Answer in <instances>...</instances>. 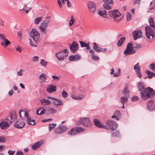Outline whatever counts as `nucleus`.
I'll return each instance as SVG.
<instances>
[{"label":"nucleus","instance_id":"nucleus-9","mask_svg":"<svg viewBox=\"0 0 155 155\" xmlns=\"http://www.w3.org/2000/svg\"><path fill=\"white\" fill-rule=\"evenodd\" d=\"M143 34L142 31L139 30L134 31L132 32V35L134 39L136 41L137 39L141 38Z\"/></svg>","mask_w":155,"mask_h":155},{"label":"nucleus","instance_id":"nucleus-34","mask_svg":"<svg viewBox=\"0 0 155 155\" xmlns=\"http://www.w3.org/2000/svg\"><path fill=\"white\" fill-rule=\"evenodd\" d=\"M41 101L42 104L43 105H49L51 103V101L45 99H42L41 100Z\"/></svg>","mask_w":155,"mask_h":155},{"label":"nucleus","instance_id":"nucleus-10","mask_svg":"<svg viewBox=\"0 0 155 155\" xmlns=\"http://www.w3.org/2000/svg\"><path fill=\"white\" fill-rule=\"evenodd\" d=\"M93 49L96 52L100 53V52H105L107 49L106 48H101L98 46V45L95 42L93 43Z\"/></svg>","mask_w":155,"mask_h":155},{"label":"nucleus","instance_id":"nucleus-27","mask_svg":"<svg viewBox=\"0 0 155 155\" xmlns=\"http://www.w3.org/2000/svg\"><path fill=\"white\" fill-rule=\"evenodd\" d=\"M125 39L126 38L125 37L120 38L117 43V46L118 47H120L122 46L125 41Z\"/></svg>","mask_w":155,"mask_h":155},{"label":"nucleus","instance_id":"nucleus-8","mask_svg":"<svg viewBox=\"0 0 155 155\" xmlns=\"http://www.w3.org/2000/svg\"><path fill=\"white\" fill-rule=\"evenodd\" d=\"M70 49L71 52L74 53L78 49V44L75 41H73L71 44H69Z\"/></svg>","mask_w":155,"mask_h":155},{"label":"nucleus","instance_id":"nucleus-12","mask_svg":"<svg viewBox=\"0 0 155 155\" xmlns=\"http://www.w3.org/2000/svg\"><path fill=\"white\" fill-rule=\"evenodd\" d=\"M147 107V109L150 111H152L155 109V103L153 100L151 99L148 101Z\"/></svg>","mask_w":155,"mask_h":155},{"label":"nucleus","instance_id":"nucleus-60","mask_svg":"<svg viewBox=\"0 0 155 155\" xmlns=\"http://www.w3.org/2000/svg\"><path fill=\"white\" fill-rule=\"evenodd\" d=\"M15 150L12 151L11 150H9L8 151V154L10 155H12L15 153Z\"/></svg>","mask_w":155,"mask_h":155},{"label":"nucleus","instance_id":"nucleus-5","mask_svg":"<svg viewBox=\"0 0 155 155\" xmlns=\"http://www.w3.org/2000/svg\"><path fill=\"white\" fill-rule=\"evenodd\" d=\"M68 50L66 49L56 53L55 56L58 60L62 61L64 60L65 57L68 56Z\"/></svg>","mask_w":155,"mask_h":155},{"label":"nucleus","instance_id":"nucleus-46","mask_svg":"<svg viewBox=\"0 0 155 155\" xmlns=\"http://www.w3.org/2000/svg\"><path fill=\"white\" fill-rule=\"evenodd\" d=\"M134 47H133L132 44L131 43H128L126 49H134Z\"/></svg>","mask_w":155,"mask_h":155},{"label":"nucleus","instance_id":"nucleus-14","mask_svg":"<svg viewBox=\"0 0 155 155\" xmlns=\"http://www.w3.org/2000/svg\"><path fill=\"white\" fill-rule=\"evenodd\" d=\"M107 124L109 126V129L112 130H115L118 126L116 123L111 120H108L107 122Z\"/></svg>","mask_w":155,"mask_h":155},{"label":"nucleus","instance_id":"nucleus-41","mask_svg":"<svg viewBox=\"0 0 155 155\" xmlns=\"http://www.w3.org/2000/svg\"><path fill=\"white\" fill-rule=\"evenodd\" d=\"M44 143L43 141L41 140L39 141L36 142L35 143L37 145V147L39 148Z\"/></svg>","mask_w":155,"mask_h":155},{"label":"nucleus","instance_id":"nucleus-25","mask_svg":"<svg viewBox=\"0 0 155 155\" xmlns=\"http://www.w3.org/2000/svg\"><path fill=\"white\" fill-rule=\"evenodd\" d=\"M50 17H46V19L42 22L41 25L43 27H45L46 28L47 27L48 24L50 21Z\"/></svg>","mask_w":155,"mask_h":155},{"label":"nucleus","instance_id":"nucleus-51","mask_svg":"<svg viewBox=\"0 0 155 155\" xmlns=\"http://www.w3.org/2000/svg\"><path fill=\"white\" fill-rule=\"evenodd\" d=\"M131 18L130 14L129 13H127L126 15V19L127 21L130 20Z\"/></svg>","mask_w":155,"mask_h":155},{"label":"nucleus","instance_id":"nucleus-61","mask_svg":"<svg viewBox=\"0 0 155 155\" xmlns=\"http://www.w3.org/2000/svg\"><path fill=\"white\" fill-rule=\"evenodd\" d=\"M16 50L17 51H18L19 52H21L22 50V48L20 47L19 46L16 48Z\"/></svg>","mask_w":155,"mask_h":155},{"label":"nucleus","instance_id":"nucleus-11","mask_svg":"<svg viewBox=\"0 0 155 155\" xmlns=\"http://www.w3.org/2000/svg\"><path fill=\"white\" fill-rule=\"evenodd\" d=\"M48 98L51 100V102L54 105L61 106L63 104L62 102L60 99L51 97H48Z\"/></svg>","mask_w":155,"mask_h":155},{"label":"nucleus","instance_id":"nucleus-54","mask_svg":"<svg viewBox=\"0 0 155 155\" xmlns=\"http://www.w3.org/2000/svg\"><path fill=\"white\" fill-rule=\"evenodd\" d=\"M39 57L37 56H34L32 58V61L34 62L38 61V60Z\"/></svg>","mask_w":155,"mask_h":155},{"label":"nucleus","instance_id":"nucleus-15","mask_svg":"<svg viewBox=\"0 0 155 155\" xmlns=\"http://www.w3.org/2000/svg\"><path fill=\"white\" fill-rule=\"evenodd\" d=\"M25 125V123L21 120H18L14 125V127L18 129H21L23 128Z\"/></svg>","mask_w":155,"mask_h":155},{"label":"nucleus","instance_id":"nucleus-50","mask_svg":"<svg viewBox=\"0 0 155 155\" xmlns=\"http://www.w3.org/2000/svg\"><path fill=\"white\" fill-rule=\"evenodd\" d=\"M39 28L40 29L41 32L44 33L45 34H46V31L45 28L43 27V26H40L39 27Z\"/></svg>","mask_w":155,"mask_h":155},{"label":"nucleus","instance_id":"nucleus-44","mask_svg":"<svg viewBox=\"0 0 155 155\" xmlns=\"http://www.w3.org/2000/svg\"><path fill=\"white\" fill-rule=\"evenodd\" d=\"M56 125V124L54 123L49 124L48 126L49 130H51L52 128L54 127Z\"/></svg>","mask_w":155,"mask_h":155},{"label":"nucleus","instance_id":"nucleus-38","mask_svg":"<svg viewBox=\"0 0 155 155\" xmlns=\"http://www.w3.org/2000/svg\"><path fill=\"white\" fill-rule=\"evenodd\" d=\"M139 63H137L134 66V69L136 72L140 70L141 67L140 66H139Z\"/></svg>","mask_w":155,"mask_h":155},{"label":"nucleus","instance_id":"nucleus-36","mask_svg":"<svg viewBox=\"0 0 155 155\" xmlns=\"http://www.w3.org/2000/svg\"><path fill=\"white\" fill-rule=\"evenodd\" d=\"M10 119L11 120L15 119L17 118V116L15 111H12L10 113Z\"/></svg>","mask_w":155,"mask_h":155},{"label":"nucleus","instance_id":"nucleus-63","mask_svg":"<svg viewBox=\"0 0 155 155\" xmlns=\"http://www.w3.org/2000/svg\"><path fill=\"white\" fill-rule=\"evenodd\" d=\"M140 1L141 0H135L134 3V5H135L136 4H137L139 5L140 4Z\"/></svg>","mask_w":155,"mask_h":155},{"label":"nucleus","instance_id":"nucleus-18","mask_svg":"<svg viewBox=\"0 0 155 155\" xmlns=\"http://www.w3.org/2000/svg\"><path fill=\"white\" fill-rule=\"evenodd\" d=\"M46 89L49 93H52L56 91L57 86L53 84H51L47 87Z\"/></svg>","mask_w":155,"mask_h":155},{"label":"nucleus","instance_id":"nucleus-6","mask_svg":"<svg viewBox=\"0 0 155 155\" xmlns=\"http://www.w3.org/2000/svg\"><path fill=\"white\" fill-rule=\"evenodd\" d=\"M31 37L35 42H38L40 38V34L35 29H33L30 32Z\"/></svg>","mask_w":155,"mask_h":155},{"label":"nucleus","instance_id":"nucleus-59","mask_svg":"<svg viewBox=\"0 0 155 155\" xmlns=\"http://www.w3.org/2000/svg\"><path fill=\"white\" fill-rule=\"evenodd\" d=\"M36 144L35 143L32 146V148L34 150H36L38 148V147H37Z\"/></svg>","mask_w":155,"mask_h":155},{"label":"nucleus","instance_id":"nucleus-32","mask_svg":"<svg viewBox=\"0 0 155 155\" xmlns=\"http://www.w3.org/2000/svg\"><path fill=\"white\" fill-rule=\"evenodd\" d=\"M128 99V97L127 96H123L120 99V102L123 104L124 105L125 103H127Z\"/></svg>","mask_w":155,"mask_h":155},{"label":"nucleus","instance_id":"nucleus-58","mask_svg":"<svg viewBox=\"0 0 155 155\" xmlns=\"http://www.w3.org/2000/svg\"><path fill=\"white\" fill-rule=\"evenodd\" d=\"M23 70L22 69H21L19 71L17 72V75L18 76H21L23 75V73L22 72Z\"/></svg>","mask_w":155,"mask_h":155},{"label":"nucleus","instance_id":"nucleus-42","mask_svg":"<svg viewBox=\"0 0 155 155\" xmlns=\"http://www.w3.org/2000/svg\"><path fill=\"white\" fill-rule=\"evenodd\" d=\"M47 62L46 61L43 59H41V62L40 64L42 66H43L45 67H46L47 65Z\"/></svg>","mask_w":155,"mask_h":155},{"label":"nucleus","instance_id":"nucleus-1","mask_svg":"<svg viewBox=\"0 0 155 155\" xmlns=\"http://www.w3.org/2000/svg\"><path fill=\"white\" fill-rule=\"evenodd\" d=\"M138 88L140 93L141 98L143 101H145L150 98H153L155 94V92L152 88L150 87L145 88L144 84L142 82L138 83Z\"/></svg>","mask_w":155,"mask_h":155},{"label":"nucleus","instance_id":"nucleus-24","mask_svg":"<svg viewBox=\"0 0 155 155\" xmlns=\"http://www.w3.org/2000/svg\"><path fill=\"white\" fill-rule=\"evenodd\" d=\"M135 51L133 49H126L124 52V54L126 56H127L133 54L135 53Z\"/></svg>","mask_w":155,"mask_h":155},{"label":"nucleus","instance_id":"nucleus-2","mask_svg":"<svg viewBox=\"0 0 155 155\" xmlns=\"http://www.w3.org/2000/svg\"><path fill=\"white\" fill-rule=\"evenodd\" d=\"M150 25H147L145 27V35L149 39H151L154 37L155 32V24L153 18L151 17L149 19Z\"/></svg>","mask_w":155,"mask_h":155},{"label":"nucleus","instance_id":"nucleus-4","mask_svg":"<svg viewBox=\"0 0 155 155\" xmlns=\"http://www.w3.org/2000/svg\"><path fill=\"white\" fill-rule=\"evenodd\" d=\"M108 14L110 17L113 18V21H114L118 22L121 19V18H118L121 15V14L117 9L111 10L109 12Z\"/></svg>","mask_w":155,"mask_h":155},{"label":"nucleus","instance_id":"nucleus-57","mask_svg":"<svg viewBox=\"0 0 155 155\" xmlns=\"http://www.w3.org/2000/svg\"><path fill=\"white\" fill-rule=\"evenodd\" d=\"M136 73L137 74V76L140 78L141 77L142 75H141V73L140 72V70L139 71H136Z\"/></svg>","mask_w":155,"mask_h":155},{"label":"nucleus","instance_id":"nucleus-62","mask_svg":"<svg viewBox=\"0 0 155 155\" xmlns=\"http://www.w3.org/2000/svg\"><path fill=\"white\" fill-rule=\"evenodd\" d=\"M52 78L54 79H55L58 80L60 79V77L59 76H55V75H52Z\"/></svg>","mask_w":155,"mask_h":155},{"label":"nucleus","instance_id":"nucleus-48","mask_svg":"<svg viewBox=\"0 0 155 155\" xmlns=\"http://www.w3.org/2000/svg\"><path fill=\"white\" fill-rule=\"evenodd\" d=\"M150 69L153 71H155V64L152 63L149 66Z\"/></svg>","mask_w":155,"mask_h":155},{"label":"nucleus","instance_id":"nucleus-56","mask_svg":"<svg viewBox=\"0 0 155 155\" xmlns=\"http://www.w3.org/2000/svg\"><path fill=\"white\" fill-rule=\"evenodd\" d=\"M135 47H134V48H141L142 47V45L141 44H135Z\"/></svg>","mask_w":155,"mask_h":155},{"label":"nucleus","instance_id":"nucleus-30","mask_svg":"<svg viewBox=\"0 0 155 155\" xmlns=\"http://www.w3.org/2000/svg\"><path fill=\"white\" fill-rule=\"evenodd\" d=\"M112 130L111 132V136L113 137H119L120 136L119 130Z\"/></svg>","mask_w":155,"mask_h":155},{"label":"nucleus","instance_id":"nucleus-23","mask_svg":"<svg viewBox=\"0 0 155 155\" xmlns=\"http://www.w3.org/2000/svg\"><path fill=\"white\" fill-rule=\"evenodd\" d=\"M105 8H101L99 10L98 14L99 15L104 18H106L107 16L106 11Z\"/></svg>","mask_w":155,"mask_h":155},{"label":"nucleus","instance_id":"nucleus-49","mask_svg":"<svg viewBox=\"0 0 155 155\" xmlns=\"http://www.w3.org/2000/svg\"><path fill=\"white\" fill-rule=\"evenodd\" d=\"M92 59L93 61H98L99 60V58L94 54H93L92 55Z\"/></svg>","mask_w":155,"mask_h":155},{"label":"nucleus","instance_id":"nucleus-53","mask_svg":"<svg viewBox=\"0 0 155 155\" xmlns=\"http://www.w3.org/2000/svg\"><path fill=\"white\" fill-rule=\"evenodd\" d=\"M139 97L137 96H134L131 98V101H135L138 100L139 99Z\"/></svg>","mask_w":155,"mask_h":155},{"label":"nucleus","instance_id":"nucleus-19","mask_svg":"<svg viewBox=\"0 0 155 155\" xmlns=\"http://www.w3.org/2000/svg\"><path fill=\"white\" fill-rule=\"evenodd\" d=\"M111 117L112 118H115L116 120H119L121 117V114L120 111L117 110H116Z\"/></svg>","mask_w":155,"mask_h":155},{"label":"nucleus","instance_id":"nucleus-33","mask_svg":"<svg viewBox=\"0 0 155 155\" xmlns=\"http://www.w3.org/2000/svg\"><path fill=\"white\" fill-rule=\"evenodd\" d=\"M71 97L74 100H81L83 99L84 96L83 95H80L79 96H75L73 94L71 95Z\"/></svg>","mask_w":155,"mask_h":155},{"label":"nucleus","instance_id":"nucleus-17","mask_svg":"<svg viewBox=\"0 0 155 155\" xmlns=\"http://www.w3.org/2000/svg\"><path fill=\"white\" fill-rule=\"evenodd\" d=\"M88 7L90 11L94 13L96 9V7L95 3L92 2H89L88 4Z\"/></svg>","mask_w":155,"mask_h":155},{"label":"nucleus","instance_id":"nucleus-31","mask_svg":"<svg viewBox=\"0 0 155 155\" xmlns=\"http://www.w3.org/2000/svg\"><path fill=\"white\" fill-rule=\"evenodd\" d=\"M0 126L2 129H5L7 127H9L8 123L6 121H2L0 123Z\"/></svg>","mask_w":155,"mask_h":155},{"label":"nucleus","instance_id":"nucleus-22","mask_svg":"<svg viewBox=\"0 0 155 155\" xmlns=\"http://www.w3.org/2000/svg\"><path fill=\"white\" fill-rule=\"evenodd\" d=\"M25 115L27 118V122L28 124L30 125H34L35 124V121L34 119L31 120L30 118L29 117L27 113H25Z\"/></svg>","mask_w":155,"mask_h":155},{"label":"nucleus","instance_id":"nucleus-47","mask_svg":"<svg viewBox=\"0 0 155 155\" xmlns=\"http://www.w3.org/2000/svg\"><path fill=\"white\" fill-rule=\"evenodd\" d=\"M120 68L118 69V71L116 73L114 74V77H117L119 76L120 74Z\"/></svg>","mask_w":155,"mask_h":155},{"label":"nucleus","instance_id":"nucleus-16","mask_svg":"<svg viewBox=\"0 0 155 155\" xmlns=\"http://www.w3.org/2000/svg\"><path fill=\"white\" fill-rule=\"evenodd\" d=\"M103 2L104 3L103 6L105 8L108 10L111 9V7L109 4L113 3V0H103Z\"/></svg>","mask_w":155,"mask_h":155},{"label":"nucleus","instance_id":"nucleus-52","mask_svg":"<svg viewBox=\"0 0 155 155\" xmlns=\"http://www.w3.org/2000/svg\"><path fill=\"white\" fill-rule=\"evenodd\" d=\"M62 95L63 97L65 98L68 96V94L67 92L63 91L62 92Z\"/></svg>","mask_w":155,"mask_h":155},{"label":"nucleus","instance_id":"nucleus-37","mask_svg":"<svg viewBox=\"0 0 155 155\" xmlns=\"http://www.w3.org/2000/svg\"><path fill=\"white\" fill-rule=\"evenodd\" d=\"M47 110L48 111V114H53L55 113L57 111L56 109L52 108H49L48 110Z\"/></svg>","mask_w":155,"mask_h":155},{"label":"nucleus","instance_id":"nucleus-7","mask_svg":"<svg viewBox=\"0 0 155 155\" xmlns=\"http://www.w3.org/2000/svg\"><path fill=\"white\" fill-rule=\"evenodd\" d=\"M81 124L84 126H88L91 125V122L90 118H89L83 117L81 118L78 124Z\"/></svg>","mask_w":155,"mask_h":155},{"label":"nucleus","instance_id":"nucleus-26","mask_svg":"<svg viewBox=\"0 0 155 155\" xmlns=\"http://www.w3.org/2000/svg\"><path fill=\"white\" fill-rule=\"evenodd\" d=\"M79 42L81 47H86L87 50L89 49L90 43L89 42L88 43H87L82 41H79Z\"/></svg>","mask_w":155,"mask_h":155},{"label":"nucleus","instance_id":"nucleus-13","mask_svg":"<svg viewBox=\"0 0 155 155\" xmlns=\"http://www.w3.org/2000/svg\"><path fill=\"white\" fill-rule=\"evenodd\" d=\"M67 129V128L66 126L60 125L55 130L54 132L55 133L60 134L64 132Z\"/></svg>","mask_w":155,"mask_h":155},{"label":"nucleus","instance_id":"nucleus-35","mask_svg":"<svg viewBox=\"0 0 155 155\" xmlns=\"http://www.w3.org/2000/svg\"><path fill=\"white\" fill-rule=\"evenodd\" d=\"M130 92V91L128 90L127 87H126L123 91V93L124 95L125 96H127L128 97L129 96V93Z\"/></svg>","mask_w":155,"mask_h":155},{"label":"nucleus","instance_id":"nucleus-3","mask_svg":"<svg viewBox=\"0 0 155 155\" xmlns=\"http://www.w3.org/2000/svg\"><path fill=\"white\" fill-rule=\"evenodd\" d=\"M85 129L79 127H75L72 128L67 132V134L71 136H74L78 134H80L84 132Z\"/></svg>","mask_w":155,"mask_h":155},{"label":"nucleus","instance_id":"nucleus-45","mask_svg":"<svg viewBox=\"0 0 155 155\" xmlns=\"http://www.w3.org/2000/svg\"><path fill=\"white\" fill-rule=\"evenodd\" d=\"M152 72L149 70L147 71H146V73L147 74V77L148 78H152Z\"/></svg>","mask_w":155,"mask_h":155},{"label":"nucleus","instance_id":"nucleus-28","mask_svg":"<svg viewBox=\"0 0 155 155\" xmlns=\"http://www.w3.org/2000/svg\"><path fill=\"white\" fill-rule=\"evenodd\" d=\"M46 112V110L44 108H38L36 110V113L38 115H41L44 114Z\"/></svg>","mask_w":155,"mask_h":155},{"label":"nucleus","instance_id":"nucleus-29","mask_svg":"<svg viewBox=\"0 0 155 155\" xmlns=\"http://www.w3.org/2000/svg\"><path fill=\"white\" fill-rule=\"evenodd\" d=\"M10 44V42L6 38H4L3 41H2L1 44L2 45L4 46L5 47H7Z\"/></svg>","mask_w":155,"mask_h":155},{"label":"nucleus","instance_id":"nucleus-43","mask_svg":"<svg viewBox=\"0 0 155 155\" xmlns=\"http://www.w3.org/2000/svg\"><path fill=\"white\" fill-rule=\"evenodd\" d=\"M74 22V16H71V19L69 22V25L71 26L73 24Z\"/></svg>","mask_w":155,"mask_h":155},{"label":"nucleus","instance_id":"nucleus-21","mask_svg":"<svg viewBox=\"0 0 155 155\" xmlns=\"http://www.w3.org/2000/svg\"><path fill=\"white\" fill-rule=\"evenodd\" d=\"M81 58L79 54L71 55L69 57V60L71 61H77L80 59Z\"/></svg>","mask_w":155,"mask_h":155},{"label":"nucleus","instance_id":"nucleus-40","mask_svg":"<svg viewBox=\"0 0 155 155\" xmlns=\"http://www.w3.org/2000/svg\"><path fill=\"white\" fill-rule=\"evenodd\" d=\"M41 77H42L44 78L43 79L41 78V80H42L43 82H46V75L44 73H42L40 75L39 77V78H41Z\"/></svg>","mask_w":155,"mask_h":155},{"label":"nucleus","instance_id":"nucleus-39","mask_svg":"<svg viewBox=\"0 0 155 155\" xmlns=\"http://www.w3.org/2000/svg\"><path fill=\"white\" fill-rule=\"evenodd\" d=\"M42 20V18L41 17H39L35 18V19L34 23L37 25Z\"/></svg>","mask_w":155,"mask_h":155},{"label":"nucleus","instance_id":"nucleus-55","mask_svg":"<svg viewBox=\"0 0 155 155\" xmlns=\"http://www.w3.org/2000/svg\"><path fill=\"white\" fill-rule=\"evenodd\" d=\"M5 140L4 137L0 136V142L2 143H5Z\"/></svg>","mask_w":155,"mask_h":155},{"label":"nucleus","instance_id":"nucleus-20","mask_svg":"<svg viewBox=\"0 0 155 155\" xmlns=\"http://www.w3.org/2000/svg\"><path fill=\"white\" fill-rule=\"evenodd\" d=\"M93 121L94 124L99 128L103 127L105 128L106 129H108V127H107L106 126H104L102 124L99 120L97 118H94L93 120Z\"/></svg>","mask_w":155,"mask_h":155},{"label":"nucleus","instance_id":"nucleus-64","mask_svg":"<svg viewBox=\"0 0 155 155\" xmlns=\"http://www.w3.org/2000/svg\"><path fill=\"white\" fill-rule=\"evenodd\" d=\"M15 155H23V154L22 151H20L17 152Z\"/></svg>","mask_w":155,"mask_h":155}]
</instances>
